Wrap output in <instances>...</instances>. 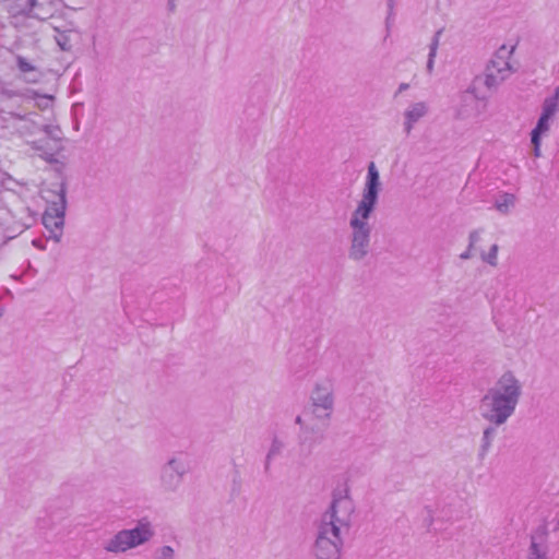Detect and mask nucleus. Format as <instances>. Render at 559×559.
<instances>
[{
    "label": "nucleus",
    "mask_w": 559,
    "mask_h": 559,
    "mask_svg": "<svg viewBox=\"0 0 559 559\" xmlns=\"http://www.w3.org/2000/svg\"><path fill=\"white\" fill-rule=\"evenodd\" d=\"M381 189L382 183L379 170L374 162H370L367 168L361 199L350 213L348 219L349 245L347 255L350 261L362 262L370 254L372 225L369 221L377 207Z\"/></svg>",
    "instance_id": "f257e3e1"
},
{
    "label": "nucleus",
    "mask_w": 559,
    "mask_h": 559,
    "mask_svg": "<svg viewBox=\"0 0 559 559\" xmlns=\"http://www.w3.org/2000/svg\"><path fill=\"white\" fill-rule=\"evenodd\" d=\"M355 504L347 491L333 496L318 526L313 547L316 559H340L344 536L350 531Z\"/></svg>",
    "instance_id": "f03ea898"
},
{
    "label": "nucleus",
    "mask_w": 559,
    "mask_h": 559,
    "mask_svg": "<svg viewBox=\"0 0 559 559\" xmlns=\"http://www.w3.org/2000/svg\"><path fill=\"white\" fill-rule=\"evenodd\" d=\"M523 392V383L512 371L503 372L481 399V416L501 426L514 414Z\"/></svg>",
    "instance_id": "7ed1b4c3"
},
{
    "label": "nucleus",
    "mask_w": 559,
    "mask_h": 559,
    "mask_svg": "<svg viewBox=\"0 0 559 559\" xmlns=\"http://www.w3.org/2000/svg\"><path fill=\"white\" fill-rule=\"evenodd\" d=\"M0 131L17 134L36 151L47 146V140L60 141L61 130L50 123L41 114L32 111L25 115L4 112L0 115Z\"/></svg>",
    "instance_id": "20e7f679"
},
{
    "label": "nucleus",
    "mask_w": 559,
    "mask_h": 559,
    "mask_svg": "<svg viewBox=\"0 0 559 559\" xmlns=\"http://www.w3.org/2000/svg\"><path fill=\"white\" fill-rule=\"evenodd\" d=\"M155 536L153 524L145 518L139 520L132 528L118 531L104 542L103 549L108 554H124L147 544Z\"/></svg>",
    "instance_id": "39448f33"
},
{
    "label": "nucleus",
    "mask_w": 559,
    "mask_h": 559,
    "mask_svg": "<svg viewBox=\"0 0 559 559\" xmlns=\"http://www.w3.org/2000/svg\"><path fill=\"white\" fill-rule=\"evenodd\" d=\"M44 198L48 205L43 214V224L49 233V238L59 242L63 235L67 210L66 185L59 183L56 190L46 191V195Z\"/></svg>",
    "instance_id": "423d86ee"
},
{
    "label": "nucleus",
    "mask_w": 559,
    "mask_h": 559,
    "mask_svg": "<svg viewBox=\"0 0 559 559\" xmlns=\"http://www.w3.org/2000/svg\"><path fill=\"white\" fill-rule=\"evenodd\" d=\"M514 47L501 46L489 61L484 84L487 88L493 90L502 84L515 71L510 60L513 55Z\"/></svg>",
    "instance_id": "0eeeda50"
},
{
    "label": "nucleus",
    "mask_w": 559,
    "mask_h": 559,
    "mask_svg": "<svg viewBox=\"0 0 559 559\" xmlns=\"http://www.w3.org/2000/svg\"><path fill=\"white\" fill-rule=\"evenodd\" d=\"M334 380L330 377L318 379L310 393V403L317 418L329 419L334 409Z\"/></svg>",
    "instance_id": "6e6552de"
},
{
    "label": "nucleus",
    "mask_w": 559,
    "mask_h": 559,
    "mask_svg": "<svg viewBox=\"0 0 559 559\" xmlns=\"http://www.w3.org/2000/svg\"><path fill=\"white\" fill-rule=\"evenodd\" d=\"M189 472V463L182 456H170L159 471L160 488L165 492H177Z\"/></svg>",
    "instance_id": "1a4fd4ad"
},
{
    "label": "nucleus",
    "mask_w": 559,
    "mask_h": 559,
    "mask_svg": "<svg viewBox=\"0 0 559 559\" xmlns=\"http://www.w3.org/2000/svg\"><path fill=\"white\" fill-rule=\"evenodd\" d=\"M559 112V86L556 87L554 94L544 99L542 104V112L535 128L531 133L546 135L550 130V124L556 115Z\"/></svg>",
    "instance_id": "9d476101"
},
{
    "label": "nucleus",
    "mask_w": 559,
    "mask_h": 559,
    "mask_svg": "<svg viewBox=\"0 0 559 559\" xmlns=\"http://www.w3.org/2000/svg\"><path fill=\"white\" fill-rule=\"evenodd\" d=\"M429 105L425 100H417L409 103L402 114V128L403 133L409 136L415 129L416 124L419 123L429 115Z\"/></svg>",
    "instance_id": "9b49d317"
},
{
    "label": "nucleus",
    "mask_w": 559,
    "mask_h": 559,
    "mask_svg": "<svg viewBox=\"0 0 559 559\" xmlns=\"http://www.w3.org/2000/svg\"><path fill=\"white\" fill-rule=\"evenodd\" d=\"M479 96L475 82H473L464 92L460 94V103L456 107V117L465 120L478 116L477 109Z\"/></svg>",
    "instance_id": "f8f14e48"
},
{
    "label": "nucleus",
    "mask_w": 559,
    "mask_h": 559,
    "mask_svg": "<svg viewBox=\"0 0 559 559\" xmlns=\"http://www.w3.org/2000/svg\"><path fill=\"white\" fill-rule=\"evenodd\" d=\"M548 555V528L538 526L531 535V544L527 559H547Z\"/></svg>",
    "instance_id": "ddd939ff"
},
{
    "label": "nucleus",
    "mask_w": 559,
    "mask_h": 559,
    "mask_svg": "<svg viewBox=\"0 0 559 559\" xmlns=\"http://www.w3.org/2000/svg\"><path fill=\"white\" fill-rule=\"evenodd\" d=\"M314 443L316 441L312 439H308L307 437H300L298 447L290 451V456L293 461L302 463L304 461L309 459L314 448Z\"/></svg>",
    "instance_id": "4468645a"
},
{
    "label": "nucleus",
    "mask_w": 559,
    "mask_h": 559,
    "mask_svg": "<svg viewBox=\"0 0 559 559\" xmlns=\"http://www.w3.org/2000/svg\"><path fill=\"white\" fill-rule=\"evenodd\" d=\"M286 448L285 441L275 436L270 444V448L266 452L265 460H264V471L267 473L271 469V465L274 459L282 455L284 450Z\"/></svg>",
    "instance_id": "2eb2a0df"
},
{
    "label": "nucleus",
    "mask_w": 559,
    "mask_h": 559,
    "mask_svg": "<svg viewBox=\"0 0 559 559\" xmlns=\"http://www.w3.org/2000/svg\"><path fill=\"white\" fill-rule=\"evenodd\" d=\"M516 198L512 193H502L495 200V209L502 215H508L515 205Z\"/></svg>",
    "instance_id": "dca6fc26"
},
{
    "label": "nucleus",
    "mask_w": 559,
    "mask_h": 559,
    "mask_svg": "<svg viewBox=\"0 0 559 559\" xmlns=\"http://www.w3.org/2000/svg\"><path fill=\"white\" fill-rule=\"evenodd\" d=\"M497 435V428L495 426H488L484 429L480 444V455L484 456L490 450L495 437Z\"/></svg>",
    "instance_id": "f3484780"
},
{
    "label": "nucleus",
    "mask_w": 559,
    "mask_h": 559,
    "mask_svg": "<svg viewBox=\"0 0 559 559\" xmlns=\"http://www.w3.org/2000/svg\"><path fill=\"white\" fill-rule=\"evenodd\" d=\"M73 36L74 32L72 29L57 31L55 39L62 50L69 51L72 48Z\"/></svg>",
    "instance_id": "a211bd4d"
},
{
    "label": "nucleus",
    "mask_w": 559,
    "mask_h": 559,
    "mask_svg": "<svg viewBox=\"0 0 559 559\" xmlns=\"http://www.w3.org/2000/svg\"><path fill=\"white\" fill-rule=\"evenodd\" d=\"M498 245H492L488 252L481 254V260L488 263L491 266H497L498 264Z\"/></svg>",
    "instance_id": "6ab92c4d"
},
{
    "label": "nucleus",
    "mask_w": 559,
    "mask_h": 559,
    "mask_svg": "<svg viewBox=\"0 0 559 559\" xmlns=\"http://www.w3.org/2000/svg\"><path fill=\"white\" fill-rule=\"evenodd\" d=\"M154 559H175V549L165 545L156 549Z\"/></svg>",
    "instance_id": "aec40b11"
},
{
    "label": "nucleus",
    "mask_w": 559,
    "mask_h": 559,
    "mask_svg": "<svg viewBox=\"0 0 559 559\" xmlns=\"http://www.w3.org/2000/svg\"><path fill=\"white\" fill-rule=\"evenodd\" d=\"M17 68L23 73H33L35 67L31 64L24 57L19 56L16 59Z\"/></svg>",
    "instance_id": "412c9836"
},
{
    "label": "nucleus",
    "mask_w": 559,
    "mask_h": 559,
    "mask_svg": "<svg viewBox=\"0 0 559 559\" xmlns=\"http://www.w3.org/2000/svg\"><path fill=\"white\" fill-rule=\"evenodd\" d=\"M542 136L543 135L537 134V133H531V142H532V144L534 146L533 153H534L535 157H540L542 156V151H540Z\"/></svg>",
    "instance_id": "4be33fe9"
},
{
    "label": "nucleus",
    "mask_w": 559,
    "mask_h": 559,
    "mask_svg": "<svg viewBox=\"0 0 559 559\" xmlns=\"http://www.w3.org/2000/svg\"><path fill=\"white\" fill-rule=\"evenodd\" d=\"M441 33H442L441 29L436 32V34L433 35L432 40H431V43L429 45V55H431V57H436L437 56V50H438V47H439V40H440Z\"/></svg>",
    "instance_id": "5701e85b"
},
{
    "label": "nucleus",
    "mask_w": 559,
    "mask_h": 559,
    "mask_svg": "<svg viewBox=\"0 0 559 559\" xmlns=\"http://www.w3.org/2000/svg\"><path fill=\"white\" fill-rule=\"evenodd\" d=\"M388 7H389V14L386 16L385 24H386V29L389 31L390 27H391L392 20H393L394 1L393 0H389Z\"/></svg>",
    "instance_id": "b1692460"
},
{
    "label": "nucleus",
    "mask_w": 559,
    "mask_h": 559,
    "mask_svg": "<svg viewBox=\"0 0 559 559\" xmlns=\"http://www.w3.org/2000/svg\"><path fill=\"white\" fill-rule=\"evenodd\" d=\"M480 238V234L478 230H473L469 236H468V240H469V246L474 248L475 243L479 240Z\"/></svg>",
    "instance_id": "393cba45"
},
{
    "label": "nucleus",
    "mask_w": 559,
    "mask_h": 559,
    "mask_svg": "<svg viewBox=\"0 0 559 559\" xmlns=\"http://www.w3.org/2000/svg\"><path fill=\"white\" fill-rule=\"evenodd\" d=\"M435 58L436 57H431V55H428V60H427V66H426V69H427V72L429 74L432 73L433 71V67H435Z\"/></svg>",
    "instance_id": "a878e982"
},
{
    "label": "nucleus",
    "mask_w": 559,
    "mask_h": 559,
    "mask_svg": "<svg viewBox=\"0 0 559 559\" xmlns=\"http://www.w3.org/2000/svg\"><path fill=\"white\" fill-rule=\"evenodd\" d=\"M472 250H473V247H471V246L468 245V248H467L464 252H462V253L460 254V258H461L462 260H468V259H471V258L473 257Z\"/></svg>",
    "instance_id": "bb28decb"
},
{
    "label": "nucleus",
    "mask_w": 559,
    "mask_h": 559,
    "mask_svg": "<svg viewBox=\"0 0 559 559\" xmlns=\"http://www.w3.org/2000/svg\"><path fill=\"white\" fill-rule=\"evenodd\" d=\"M167 8L170 12H175L177 9V0H168Z\"/></svg>",
    "instance_id": "cd10ccee"
},
{
    "label": "nucleus",
    "mask_w": 559,
    "mask_h": 559,
    "mask_svg": "<svg viewBox=\"0 0 559 559\" xmlns=\"http://www.w3.org/2000/svg\"><path fill=\"white\" fill-rule=\"evenodd\" d=\"M409 87V84L408 83H401L397 87V91L395 93V96H397L399 94L403 93L404 91L408 90Z\"/></svg>",
    "instance_id": "c85d7f7f"
},
{
    "label": "nucleus",
    "mask_w": 559,
    "mask_h": 559,
    "mask_svg": "<svg viewBox=\"0 0 559 559\" xmlns=\"http://www.w3.org/2000/svg\"><path fill=\"white\" fill-rule=\"evenodd\" d=\"M24 1H25L24 8L27 10H32L33 7L35 5V0H24Z\"/></svg>",
    "instance_id": "c756f323"
},
{
    "label": "nucleus",
    "mask_w": 559,
    "mask_h": 559,
    "mask_svg": "<svg viewBox=\"0 0 559 559\" xmlns=\"http://www.w3.org/2000/svg\"><path fill=\"white\" fill-rule=\"evenodd\" d=\"M41 100L45 103L43 107H47L52 102V97L45 96ZM38 106H41V104H38Z\"/></svg>",
    "instance_id": "7c9ffc66"
},
{
    "label": "nucleus",
    "mask_w": 559,
    "mask_h": 559,
    "mask_svg": "<svg viewBox=\"0 0 559 559\" xmlns=\"http://www.w3.org/2000/svg\"><path fill=\"white\" fill-rule=\"evenodd\" d=\"M295 423H296L297 425H299V426H301V427H302V425H304L302 417H301V416H297V417L295 418Z\"/></svg>",
    "instance_id": "2f4dec72"
},
{
    "label": "nucleus",
    "mask_w": 559,
    "mask_h": 559,
    "mask_svg": "<svg viewBox=\"0 0 559 559\" xmlns=\"http://www.w3.org/2000/svg\"><path fill=\"white\" fill-rule=\"evenodd\" d=\"M27 80H28V82H36L37 78H35V76L34 78H28Z\"/></svg>",
    "instance_id": "473e14b6"
}]
</instances>
